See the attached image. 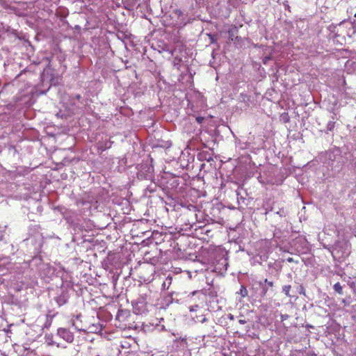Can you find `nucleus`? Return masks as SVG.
<instances>
[{
	"label": "nucleus",
	"mask_w": 356,
	"mask_h": 356,
	"mask_svg": "<svg viewBox=\"0 0 356 356\" xmlns=\"http://www.w3.org/2000/svg\"><path fill=\"white\" fill-rule=\"evenodd\" d=\"M58 335L68 343H72L74 340L73 334L65 328H59Z\"/></svg>",
	"instance_id": "nucleus-1"
},
{
	"label": "nucleus",
	"mask_w": 356,
	"mask_h": 356,
	"mask_svg": "<svg viewBox=\"0 0 356 356\" xmlns=\"http://www.w3.org/2000/svg\"><path fill=\"white\" fill-rule=\"evenodd\" d=\"M334 289L339 294L343 293V289L340 283L337 282L334 285Z\"/></svg>",
	"instance_id": "nucleus-2"
},
{
	"label": "nucleus",
	"mask_w": 356,
	"mask_h": 356,
	"mask_svg": "<svg viewBox=\"0 0 356 356\" xmlns=\"http://www.w3.org/2000/svg\"><path fill=\"white\" fill-rule=\"evenodd\" d=\"M291 289V286L290 285H285L282 288L283 292L288 297H291V295L289 293V291H290Z\"/></svg>",
	"instance_id": "nucleus-3"
},
{
	"label": "nucleus",
	"mask_w": 356,
	"mask_h": 356,
	"mask_svg": "<svg viewBox=\"0 0 356 356\" xmlns=\"http://www.w3.org/2000/svg\"><path fill=\"white\" fill-rule=\"evenodd\" d=\"M241 291L243 296H245L247 295V290L245 288L242 287Z\"/></svg>",
	"instance_id": "nucleus-4"
},
{
	"label": "nucleus",
	"mask_w": 356,
	"mask_h": 356,
	"mask_svg": "<svg viewBox=\"0 0 356 356\" xmlns=\"http://www.w3.org/2000/svg\"><path fill=\"white\" fill-rule=\"evenodd\" d=\"M72 326H74V327L76 329H77L78 330H81V328H79V327L76 325V323H75V321H74V319H72Z\"/></svg>",
	"instance_id": "nucleus-5"
},
{
	"label": "nucleus",
	"mask_w": 356,
	"mask_h": 356,
	"mask_svg": "<svg viewBox=\"0 0 356 356\" xmlns=\"http://www.w3.org/2000/svg\"><path fill=\"white\" fill-rule=\"evenodd\" d=\"M265 282L268 283L269 286H273V282H268L267 279L265 280Z\"/></svg>",
	"instance_id": "nucleus-6"
},
{
	"label": "nucleus",
	"mask_w": 356,
	"mask_h": 356,
	"mask_svg": "<svg viewBox=\"0 0 356 356\" xmlns=\"http://www.w3.org/2000/svg\"><path fill=\"white\" fill-rule=\"evenodd\" d=\"M197 307H198V306H197V305H195V306H193V307H191L190 308V311H191V312H193V311H195V310L196 309V308H197Z\"/></svg>",
	"instance_id": "nucleus-7"
},
{
	"label": "nucleus",
	"mask_w": 356,
	"mask_h": 356,
	"mask_svg": "<svg viewBox=\"0 0 356 356\" xmlns=\"http://www.w3.org/2000/svg\"><path fill=\"white\" fill-rule=\"evenodd\" d=\"M238 322H239V323H241V324H245V323H246V321H245V320H244V319H240V320L238 321Z\"/></svg>",
	"instance_id": "nucleus-8"
},
{
	"label": "nucleus",
	"mask_w": 356,
	"mask_h": 356,
	"mask_svg": "<svg viewBox=\"0 0 356 356\" xmlns=\"http://www.w3.org/2000/svg\"><path fill=\"white\" fill-rule=\"evenodd\" d=\"M282 320H286L288 318V315H282Z\"/></svg>",
	"instance_id": "nucleus-9"
},
{
	"label": "nucleus",
	"mask_w": 356,
	"mask_h": 356,
	"mask_svg": "<svg viewBox=\"0 0 356 356\" xmlns=\"http://www.w3.org/2000/svg\"><path fill=\"white\" fill-rule=\"evenodd\" d=\"M207 321V319L206 318H203L200 321L202 323H204V322H206Z\"/></svg>",
	"instance_id": "nucleus-10"
},
{
	"label": "nucleus",
	"mask_w": 356,
	"mask_h": 356,
	"mask_svg": "<svg viewBox=\"0 0 356 356\" xmlns=\"http://www.w3.org/2000/svg\"><path fill=\"white\" fill-rule=\"evenodd\" d=\"M268 59H269V57H266V58H265L264 63H266V60H268Z\"/></svg>",
	"instance_id": "nucleus-11"
},
{
	"label": "nucleus",
	"mask_w": 356,
	"mask_h": 356,
	"mask_svg": "<svg viewBox=\"0 0 356 356\" xmlns=\"http://www.w3.org/2000/svg\"><path fill=\"white\" fill-rule=\"evenodd\" d=\"M288 261H292V259H291V258H289V259H288Z\"/></svg>",
	"instance_id": "nucleus-12"
},
{
	"label": "nucleus",
	"mask_w": 356,
	"mask_h": 356,
	"mask_svg": "<svg viewBox=\"0 0 356 356\" xmlns=\"http://www.w3.org/2000/svg\"><path fill=\"white\" fill-rule=\"evenodd\" d=\"M304 291V289H302L301 291H300V293H302V292H303Z\"/></svg>",
	"instance_id": "nucleus-13"
},
{
	"label": "nucleus",
	"mask_w": 356,
	"mask_h": 356,
	"mask_svg": "<svg viewBox=\"0 0 356 356\" xmlns=\"http://www.w3.org/2000/svg\"><path fill=\"white\" fill-rule=\"evenodd\" d=\"M304 291V289H302L301 291H300V293H302V292H303Z\"/></svg>",
	"instance_id": "nucleus-14"
},
{
	"label": "nucleus",
	"mask_w": 356,
	"mask_h": 356,
	"mask_svg": "<svg viewBox=\"0 0 356 356\" xmlns=\"http://www.w3.org/2000/svg\"><path fill=\"white\" fill-rule=\"evenodd\" d=\"M304 291V289H302L301 291H300V293H302V292H303Z\"/></svg>",
	"instance_id": "nucleus-15"
},
{
	"label": "nucleus",
	"mask_w": 356,
	"mask_h": 356,
	"mask_svg": "<svg viewBox=\"0 0 356 356\" xmlns=\"http://www.w3.org/2000/svg\"><path fill=\"white\" fill-rule=\"evenodd\" d=\"M229 318H230V319H232V320L234 318H233V316H232V315L230 316V317H229Z\"/></svg>",
	"instance_id": "nucleus-16"
},
{
	"label": "nucleus",
	"mask_w": 356,
	"mask_h": 356,
	"mask_svg": "<svg viewBox=\"0 0 356 356\" xmlns=\"http://www.w3.org/2000/svg\"><path fill=\"white\" fill-rule=\"evenodd\" d=\"M79 318V316H76V318L78 319Z\"/></svg>",
	"instance_id": "nucleus-17"
},
{
	"label": "nucleus",
	"mask_w": 356,
	"mask_h": 356,
	"mask_svg": "<svg viewBox=\"0 0 356 356\" xmlns=\"http://www.w3.org/2000/svg\"><path fill=\"white\" fill-rule=\"evenodd\" d=\"M355 17H356V13L355 14Z\"/></svg>",
	"instance_id": "nucleus-18"
}]
</instances>
